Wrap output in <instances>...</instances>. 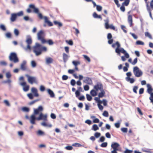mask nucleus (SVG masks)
<instances>
[{"mask_svg": "<svg viewBox=\"0 0 153 153\" xmlns=\"http://www.w3.org/2000/svg\"><path fill=\"white\" fill-rule=\"evenodd\" d=\"M47 51V48L42 45L38 42L35 43V45L33 47V52L36 56L41 55L42 52H46Z\"/></svg>", "mask_w": 153, "mask_h": 153, "instance_id": "obj_1", "label": "nucleus"}, {"mask_svg": "<svg viewBox=\"0 0 153 153\" xmlns=\"http://www.w3.org/2000/svg\"><path fill=\"white\" fill-rule=\"evenodd\" d=\"M115 43L117 47L115 49V52L117 53V55L120 56L121 53L125 55L127 58H128L129 57V54L123 48L120 47L121 45L119 42L117 41Z\"/></svg>", "mask_w": 153, "mask_h": 153, "instance_id": "obj_2", "label": "nucleus"}, {"mask_svg": "<svg viewBox=\"0 0 153 153\" xmlns=\"http://www.w3.org/2000/svg\"><path fill=\"white\" fill-rule=\"evenodd\" d=\"M147 88L146 92L150 95L149 97L150 102L152 103L153 105V88L150 84H147Z\"/></svg>", "mask_w": 153, "mask_h": 153, "instance_id": "obj_3", "label": "nucleus"}, {"mask_svg": "<svg viewBox=\"0 0 153 153\" xmlns=\"http://www.w3.org/2000/svg\"><path fill=\"white\" fill-rule=\"evenodd\" d=\"M24 15L23 11H21L16 13H13L11 14L10 20L11 22H15L17 17H20Z\"/></svg>", "mask_w": 153, "mask_h": 153, "instance_id": "obj_4", "label": "nucleus"}, {"mask_svg": "<svg viewBox=\"0 0 153 153\" xmlns=\"http://www.w3.org/2000/svg\"><path fill=\"white\" fill-rule=\"evenodd\" d=\"M9 59L10 61L14 63H16L19 62V59L17 53L15 52H11L9 56Z\"/></svg>", "mask_w": 153, "mask_h": 153, "instance_id": "obj_5", "label": "nucleus"}, {"mask_svg": "<svg viewBox=\"0 0 153 153\" xmlns=\"http://www.w3.org/2000/svg\"><path fill=\"white\" fill-rule=\"evenodd\" d=\"M133 72L135 76L137 77H140L143 74L142 71L137 66L133 68Z\"/></svg>", "mask_w": 153, "mask_h": 153, "instance_id": "obj_6", "label": "nucleus"}, {"mask_svg": "<svg viewBox=\"0 0 153 153\" xmlns=\"http://www.w3.org/2000/svg\"><path fill=\"white\" fill-rule=\"evenodd\" d=\"M25 76L27 78V81L30 84H33V83L38 84V82L35 77L30 76L27 74H26Z\"/></svg>", "mask_w": 153, "mask_h": 153, "instance_id": "obj_7", "label": "nucleus"}, {"mask_svg": "<svg viewBox=\"0 0 153 153\" xmlns=\"http://www.w3.org/2000/svg\"><path fill=\"white\" fill-rule=\"evenodd\" d=\"M35 112H33V113L32 114L30 118V123L32 125H35L36 124L35 120H37L39 121V120L40 119L39 117H36L35 116V115H38V114H35Z\"/></svg>", "mask_w": 153, "mask_h": 153, "instance_id": "obj_8", "label": "nucleus"}, {"mask_svg": "<svg viewBox=\"0 0 153 153\" xmlns=\"http://www.w3.org/2000/svg\"><path fill=\"white\" fill-rule=\"evenodd\" d=\"M20 85L23 87V90L24 91L27 92L29 90L30 86L29 85H27V82L25 81L20 82Z\"/></svg>", "mask_w": 153, "mask_h": 153, "instance_id": "obj_9", "label": "nucleus"}, {"mask_svg": "<svg viewBox=\"0 0 153 153\" xmlns=\"http://www.w3.org/2000/svg\"><path fill=\"white\" fill-rule=\"evenodd\" d=\"M93 89L97 92L99 90L101 91L103 89V85L102 83L98 82L96 85L94 86Z\"/></svg>", "mask_w": 153, "mask_h": 153, "instance_id": "obj_10", "label": "nucleus"}, {"mask_svg": "<svg viewBox=\"0 0 153 153\" xmlns=\"http://www.w3.org/2000/svg\"><path fill=\"white\" fill-rule=\"evenodd\" d=\"M29 7L31 9H33V12L36 14H37L39 12V9L36 7L34 4H30L29 5Z\"/></svg>", "mask_w": 153, "mask_h": 153, "instance_id": "obj_11", "label": "nucleus"}, {"mask_svg": "<svg viewBox=\"0 0 153 153\" xmlns=\"http://www.w3.org/2000/svg\"><path fill=\"white\" fill-rule=\"evenodd\" d=\"M43 108L42 106H39L37 108L34 109V112L35 114H40L43 110Z\"/></svg>", "mask_w": 153, "mask_h": 153, "instance_id": "obj_12", "label": "nucleus"}, {"mask_svg": "<svg viewBox=\"0 0 153 153\" xmlns=\"http://www.w3.org/2000/svg\"><path fill=\"white\" fill-rule=\"evenodd\" d=\"M39 114V115L38 117H39L40 118V119L39 120V121L40 120H43L45 122V121H47V114H44L42 113L41 112Z\"/></svg>", "mask_w": 153, "mask_h": 153, "instance_id": "obj_13", "label": "nucleus"}, {"mask_svg": "<svg viewBox=\"0 0 153 153\" xmlns=\"http://www.w3.org/2000/svg\"><path fill=\"white\" fill-rule=\"evenodd\" d=\"M107 39L108 40V44L111 45L112 44L114 39H112V36L111 33H108L107 35Z\"/></svg>", "mask_w": 153, "mask_h": 153, "instance_id": "obj_14", "label": "nucleus"}, {"mask_svg": "<svg viewBox=\"0 0 153 153\" xmlns=\"http://www.w3.org/2000/svg\"><path fill=\"white\" fill-rule=\"evenodd\" d=\"M27 62L25 60L23 61L22 62L20 65V69L23 71H25L27 70V68L26 66Z\"/></svg>", "mask_w": 153, "mask_h": 153, "instance_id": "obj_15", "label": "nucleus"}, {"mask_svg": "<svg viewBox=\"0 0 153 153\" xmlns=\"http://www.w3.org/2000/svg\"><path fill=\"white\" fill-rule=\"evenodd\" d=\"M31 91L33 94L34 95L35 97H38L39 95L38 93V90L35 87H32L31 89Z\"/></svg>", "mask_w": 153, "mask_h": 153, "instance_id": "obj_16", "label": "nucleus"}, {"mask_svg": "<svg viewBox=\"0 0 153 153\" xmlns=\"http://www.w3.org/2000/svg\"><path fill=\"white\" fill-rule=\"evenodd\" d=\"M45 32L43 30H40L37 33V39L44 37Z\"/></svg>", "mask_w": 153, "mask_h": 153, "instance_id": "obj_17", "label": "nucleus"}, {"mask_svg": "<svg viewBox=\"0 0 153 153\" xmlns=\"http://www.w3.org/2000/svg\"><path fill=\"white\" fill-rule=\"evenodd\" d=\"M25 42L28 44H31L32 43L31 37L30 35H27Z\"/></svg>", "mask_w": 153, "mask_h": 153, "instance_id": "obj_18", "label": "nucleus"}, {"mask_svg": "<svg viewBox=\"0 0 153 153\" xmlns=\"http://www.w3.org/2000/svg\"><path fill=\"white\" fill-rule=\"evenodd\" d=\"M45 22L47 23L49 27H51L53 26V23L49 20L48 17L46 16H45Z\"/></svg>", "mask_w": 153, "mask_h": 153, "instance_id": "obj_19", "label": "nucleus"}, {"mask_svg": "<svg viewBox=\"0 0 153 153\" xmlns=\"http://www.w3.org/2000/svg\"><path fill=\"white\" fill-rule=\"evenodd\" d=\"M48 93L50 97L51 98H54L55 97V94L53 91L51 89L48 88L47 90Z\"/></svg>", "mask_w": 153, "mask_h": 153, "instance_id": "obj_20", "label": "nucleus"}, {"mask_svg": "<svg viewBox=\"0 0 153 153\" xmlns=\"http://www.w3.org/2000/svg\"><path fill=\"white\" fill-rule=\"evenodd\" d=\"M85 79L83 80V82L87 83L88 85H91L92 84V81L91 79L88 77L85 78Z\"/></svg>", "mask_w": 153, "mask_h": 153, "instance_id": "obj_21", "label": "nucleus"}, {"mask_svg": "<svg viewBox=\"0 0 153 153\" xmlns=\"http://www.w3.org/2000/svg\"><path fill=\"white\" fill-rule=\"evenodd\" d=\"M120 146V145L119 144L116 142H112L111 145V149H113Z\"/></svg>", "mask_w": 153, "mask_h": 153, "instance_id": "obj_22", "label": "nucleus"}, {"mask_svg": "<svg viewBox=\"0 0 153 153\" xmlns=\"http://www.w3.org/2000/svg\"><path fill=\"white\" fill-rule=\"evenodd\" d=\"M104 21L105 22V29H108L110 28V25L109 24V20L108 18L104 20Z\"/></svg>", "mask_w": 153, "mask_h": 153, "instance_id": "obj_23", "label": "nucleus"}, {"mask_svg": "<svg viewBox=\"0 0 153 153\" xmlns=\"http://www.w3.org/2000/svg\"><path fill=\"white\" fill-rule=\"evenodd\" d=\"M93 16L94 18L95 19H100L101 20H102V18L101 15H98L97 14L96 12H94L93 13Z\"/></svg>", "mask_w": 153, "mask_h": 153, "instance_id": "obj_24", "label": "nucleus"}, {"mask_svg": "<svg viewBox=\"0 0 153 153\" xmlns=\"http://www.w3.org/2000/svg\"><path fill=\"white\" fill-rule=\"evenodd\" d=\"M100 91V92L98 94V97L100 98H102L103 97H104L105 92L103 89H102Z\"/></svg>", "mask_w": 153, "mask_h": 153, "instance_id": "obj_25", "label": "nucleus"}, {"mask_svg": "<svg viewBox=\"0 0 153 153\" xmlns=\"http://www.w3.org/2000/svg\"><path fill=\"white\" fill-rule=\"evenodd\" d=\"M125 79L127 81L129 82L131 84L134 83L135 81L134 79L133 78L126 77Z\"/></svg>", "mask_w": 153, "mask_h": 153, "instance_id": "obj_26", "label": "nucleus"}, {"mask_svg": "<svg viewBox=\"0 0 153 153\" xmlns=\"http://www.w3.org/2000/svg\"><path fill=\"white\" fill-rule=\"evenodd\" d=\"M90 94L92 97H95L98 94V92L93 89L90 91Z\"/></svg>", "mask_w": 153, "mask_h": 153, "instance_id": "obj_27", "label": "nucleus"}, {"mask_svg": "<svg viewBox=\"0 0 153 153\" xmlns=\"http://www.w3.org/2000/svg\"><path fill=\"white\" fill-rule=\"evenodd\" d=\"M63 60L64 62L65 63L67 61L68 57V56L65 53H63Z\"/></svg>", "mask_w": 153, "mask_h": 153, "instance_id": "obj_28", "label": "nucleus"}, {"mask_svg": "<svg viewBox=\"0 0 153 153\" xmlns=\"http://www.w3.org/2000/svg\"><path fill=\"white\" fill-rule=\"evenodd\" d=\"M128 23L130 24V26L131 27L133 25L132 18L131 15H129L128 16Z\"/></svg>", "mask_w": 153, "mask_h": 153, "instance_id": "obj_29", "label": "nucleus"}, {"mask_svg": "<svg viewBox=\"0 0 153 153\" xmlns=\"http://www.w3.org/2000/svg\"><path fill=\"white\" fill-rule=\"evenodd\" d=\"M23 19L26 21H29L31 22H33V20L32 18H30L28 16H25L23 17Z\"/></svg>", "mask_w": 153, "mask_h": 153, "instance_id": "obj_30", "label": "nucleus"}, {"mask_svg": "<svg viewBox=\"0 0 153 153\" xmlns=\"http://www.w3.org/2000/svg\"><path fill=\"white\" fill-rule=\"evenodd\" d=\"M21 110L24 112H28L30 111V108L24 106L22 108Z\"/></svg>", "mask_w": 153, "mask_h": 153, "instance_id": "obj_31", "label": "nucleus"}, {"mask_svg": "<svg viewBox=\"0 0 153 153\" xmlns=\"http://www.w3.org/2000/svg\"><path fill=\"white\" fill-rule=\"evenodd\" d=\"M53 59L51 57H48L46 58V62L47 64H50L53 62Z\"/></svg>", "mask_w": 153, "mask_h": 153, "instance_id": "obj_32", "label": "nucleus"}, {"mask_svg": "<svg viewBox=\"0 0 153 153\" xmlns=\"http://www.w3.org/2000/svg\"><path fill=\"white\" fill-rule=\"evenodd\" d=\"M36 134L38 136H43L45 135V133L43 131L39 129L37 131Z\"/></svg>", "mask_w": 153, "mask_h": 153, "instance_id": "obj_33", "label": "nucleus"}, {"mask_svg": "<svg viewBox=\"0 0 153 153\" xmlns=\"http://www.w3.org/2000/svg\"><path fill=\"white\" fill-rule=\"evenodd\" d=\"M147 5V6H146L147 10L148 12L149 13V16L152 19H153V18L152 16L150 6H149V5Z\"/></svg>", "mask_w": 153, "mask_h": 153, "instance_id": "obj_34", "label": "nucleus"}, {"mask_svg": "<svg viewBox=\"0 0 153 153\" xmlns=\"http://www.w3.org/2000/svg\"><path fill=\"white\" fill-rule=\"evenodd\" d=\"M53 23L55 25H58L59 27H61L62 26V24L61 22L57 21H54Z\"/></svg>", "mask_w": 153, "mask_h": 153, "instance_id": "obj_35", "label": "nucleus"}, {"mask_svg": "<svg viewBox=\"0 0 153 153\" xmlns=\"http://www.w3.org/2000/svg\"><path fill=\"white\" fill-rule=\"evenodd\" d=\"M122 122V120H120L117 121V122L115 123L114 124L115 126L117 128L120 127L121 123Z\"/></svg>", "mask_w": 153, "mask_h": 153, "instance_id": "obj_36", "label": "nucleus"}, {"mask_svg": "<svg viewBox=\"0 0 153 153\" xmlns=\"http://www.w3.org/2000/svg\"><path fill=\"white\" fill-rule=\"evenodd\" d=\"M41 125L45 127L48 126L49 127H51L52 126V125L51 124H48L47 123L44 121L41 124Z\"/></svg>", "mask_w": 153, "mask_h": 153, "instance_id": "obj_37", "label": "nucleus"}, {"mask_svg": "<svg viewBox=\"0 0 153 153\" xmlns=\"http://www.w3.org/2000/svg\"><path fill=\"white\" fill-rule=\"evenodd\" d=\"M99 128L97 124H94L92 126L91 129L94 131H96L98 130Z\"/></svg>", "mask_w": 153, "mask_h": 153, "instance_id": "obj_38", "label": "nucleus"}, {"mask_svg": "<svg viewBox=\"0 0 153 153\" xmlns=\"http://www.w3.org/2000/svg\"><path fill=\"white\" fill-rule=\"evenodd\" d=\"M74 66H77L80 64V62L77 60H73L72 62Z\"/></svg>", "mask_w": 153, "mask_h": 153, "instance_id": "obj_39", "label": "nucleus"}, {"mask_svg": "<svg viewBox=\"0 0 153 153\" xmlns=\"http://www.w3.org/2000/svg\"><path fill=\"white\" fill-rule=\"evenodd\" d=\"M38 40L40 41H41V43L42 44L47 43V40L46 39H45L44 37Z\"/></svg>", "mask_w": 153, "mask_h": 153, "instance_id": "obj_40", "label": "nucleus"}, {"mask_svg": "<svg viewBox=\"0 0 153 153\" xmlns=\"http://www.w3.org/2000/svg\"><path fill=\"white\" fill-rule=\"evenodd\" d=\"M38 17L40 19H45V16H43L42 14L40 12L37 14Z\"/></svg>", "mask_w": 153, "mask_h": 153, "instance_id": "obj_41", "label": "nucleus"}, {"mask_svg": "<svg viewBox=\"0 0 153 153\" xmlns=\"http://www.w3.org/2000/svg\"><path fill=\"white\" fill-rule=\"evenodd\" d=\"M124 1L122 4L126 6H128L129 4L130 0H124Z\"/></svg>", "mask_w": 153, "mask_h": 153, "instance_id": "obj_42", "label": "nucleus"}, {"mask_svg": "<svg viewBox=\"0 0 153 153\" xmlns=\"http://www.w3.org/2000/svg\"><path fill=\"white\" fill-rule=\"evenodd\" d=\"M14 33L16 36H18L19 34V30L17 28H15L14 30Z\"/></svg>", "mask_w": 153, "mask_h": 153, "instance_id": "obj_43", "label": "nucleus"}, {"mask_svg": "<svg viewBox=\"0 0 153 153\" xmlns=\"http://www.w3.org/2000/svg\"><path fill=\"white\" fill-rule=\"evenodd\" d=\"M136 45H144V43L141 40H138L136 42Z\"/></svg>", "mask_w": 153, "mask_h": 153, "instance_id": "obj_44", "label": "nucleus"}, {"mask_svg": "<svg viewBox=\"0 0 153 153\" xmlns=\"http://www.w3.org/2000/svg\"><path fill=\"white\" fill-rule=\"evenodd\" d=\"M0 29L3 31H6V28L5 25L3 24L0 25Z\"/></svg>", "mask_w": 153, "mask_h": 153, "instance_id": "obj_45", "label": "nucleus"}, {"mask_svg": "<svg viewBox=\"0 0 153 153\" xmlns=\"http://www.w3.org/2000/svg\"><path fill=\"white\" fill-rule=\"evenodd\" d=\"M27 97L29 98V99L30 100L33 99V98L34 97H35L34 95L31 93L28 94H27Z\"/></svg>", "mask_w": 153, "mask_h": 153, "instance_id": "obj_46", "label": "nucleus"}, {"mask_svg": "<svg viewBox=\"0 0 153 153\" xmlns=\"http://www.w3.org/2000/svg\"><path fill=\"white\" fill-rule=\"evenodd\" d=\"M133 152L132 150H129L127 148H126L125 151L123 152V153H132Z\"/></svg>", "mask_w": 153, "mask_h": 153, "instance_id": "obj_47", "label": "nucleus"}, {"mask_svg": "<svg viewBox=\"0 0 153 153\" xmlns=\"http://www.w3.org/2000/svg\"><path fill=\"white\" fill-rule=\"evenodd\" d=\"M92 96L88 94H86V97L87 100L88 101H91L92 100Z\"/></svg>", "mask_w": 153, "mask_h": 153, "instance_id": "obj_48", "label": "nucleus"}, {"mask_svg": "<svg viewBox=\"0 0 153 153\" xmlns=\"http://www.w3.org/2000/svg\"><path fill=\"white\" fill-rule=\"evenodd\" d=\"M100 103H102L104 106H106L107 105V101L105 99H103Z\"/></svg>", "mask_w": 153, "mask_h": 153, "instance_id": "obj_49", "label": "nucleus"}, {"mask_svg": "<svg viewBox=\"0 0 153 153\" xmlns=\"http://www.w3.org/2000/svg\"><path fill=\"white\" fill-rule=\"evenodd\" d=\"M47 43H48L50 45H51L54 44V42L52 39H49L47 40Z\"/></svg>", "mask_w": 153, "mask_h": 153, "instance_id": "obj_50", "label": "nucleus"}, {"mask_svg": "<svg viewBox=\"0 0 153 153\" xmlns=\"http://www.w3.org/2000/svg\"><path fill=\"white\" fill-rule=\"evenodd\" d=\"M31 65L32 67L33 68H35L36 66L37 63L35 61L32 60L31 62Z\"/></svg>", "mask_w": 153, "mask_h": 153, "instance_id": "obj_51", "label": "nucleus"}, {"mask_svg": "<svg viewBox=\"0 0 153 153\" xmlns=\"http://www.w3.org/2000/svg\"><path fill=\"white\" fill-rule=\"evenodd\" d=\"M100 97H95L94 98V100L95 101V102L96 103H100L101 100H100Z\"/></svg>", "mask_w": 153, "mask_h": 153, "instance_id": "obj_52", "label": "nucleus"}, {"mask_svg": "<svg viewBox=\"0 0 153 153\" xmlns=\"http://www.w3.org/2000/svg\"><path fill=\"white\" fill-rule=\"evenodd\" d=\"M5 35L6 37L8 38H10L12 36V34L10 32H7L5 34Z\"/></svg>", "mask_w": 153, "mask_h": 153, "instance_id": "obj_53", "label": "nucleus"}, {"mask_svg": "<svg viewBox=\"0 0 153 153\" xmlns=\"http://www.w3.org/2000/svg\"><path fill=\"white\" fill-rule=\"evenodd\" d=\"M66 42L70 45H73V42L72 39L66 40Z\"/></svg>", "mask_w": 153, "mask_h": 153, "instance_id": "obj_54", "label": "nucleus"}, {"mask_svg": "<svg viewBox=\"0 0 153 153\" xmlns=\"http://www.w3.org/2000/svg\"><path fill=\"white\" fill-rule=\"evenodd\" d=\"M105 138L104 136H101L99 140H98V142L99 143L100 142H103L105 140Z\"/></svg>", "mask_w": 153, "mask_h": 153, "instance_id": "obj_55", "label": "nucleus"}, {"mask_svg": "<svg viewBox=\"0 0 153 153\" xmlns=\"http://www.w3.org/2000/svg\"><path fill=\"white\" fill-rule=\"evenodd\" d=\"M72 146L74 147H80L82 146V145L79 143H75L72 144Z\"/></svg>", "mask_w": 153, "mask_h": 153, "instance_id": "obj_56", "label": "nucleus"}, {"mask_svg": "<svg viewBox=\"0 0 153 153\" xmlns=\"http://www.w3.org/2000/svg\"><path fill=\"white\" fill-rule=\"evenodd\" d=\"M145 35L146 36L148 37L150 39H152V35L148 32H146L145 33Z\"/></svg>", "mask_w": 153, "mask_h": 153, "instance_id": "obj_57", "label": "nucleus"}, {"mask_svg": "<svg viewBox=\"0 0 153 153\" xmlns=\"http://www.w3.org/2000/svg\"><path fill=\"white\" fill-rule=\"evenodd\" d=\"M107 145L108 143L106 142H105L102 143L100 145V146L103 148H105L107 147Z\"/></svg>", "mask_w": 153, "mask_h": 153, "instance_id": "obj_58", "label": "nucleus"}, {"mask_svg": "<svg viewBox=\"0 0 153 153\" xmlns=\"http://www.w3.org/2000/svg\"><path fill=\"white\" fill-rule=\"evenodd\" d=\"M83 56L84 59L88 61V62H90L91 61V59L89 56L87 55H84Z\"/></svg>", "mask_w": 153, "mask_h": 153, "instance_id": "obj_59", "label": "nucleus"}, {"mask_svg": "<svg viewBox=\"0 0 153 153\" xmlns=\"http://www.w3.org/2000/svg\"><path fill=\"white\" fill-rule=\"evenodd\" d=\"M65 149L68 150H71L73 149V146L68 145L65 148Z\"/></svg>", "mask_w": 153, "mask_h": 153, "instance_id": "obj_60", "label": "nucleus"}, {"mask_svg": "<svg viewBox=\"0 0 153 153\" xmlns=\"http://www.w3.org/2000/svg\"><path fill=\"white\" fill-rule=\"evenodd\" d=\"M76 84V82L75 79H72L70 81V84L72 86H74Z\"/></svg>", "mask_w": 153, "mask_h": 153, "instance_id": "obj_61", "label": "nucleus"}, {"mask_svg": "<svg viewBox=\"0 0 153 153\" xmlns=\"http://www.w3.org/2000/svg\"><path fill=\"white\" fill-rule=\"evenodd\" d=\"M120 130L124 133H126L128 131V128H127L123 127L121 128Z\"/></svg>", "mask_w": 153, "mask_h": 153, "instance_id": "obj_62", "label": "nucleus"}, {"mask_svg": "<svg viewBox=\"0 0 153 153\" xmlns=\"http://www.w3.org/2000/svg\"><path fill=\"white\" fill-rule=\"evenodd\" d=\"M6 76L7 78L9 79L11 77L12 75L10 72H8L6 73Z\"/></svg>", "mask_w": 153, "mask_h": 153, "instance_id": "obj_63", "label": "nucleus"}, {"mask_svg": "<svg viewBox=\"0 0 153 153\" xmlns=\"http://www.w3.org/2000/svg\"><path fill=\"white\" fill-rule=\"evenodd\" d=\"M101 136V133L99 132H96L94 134V136L96 138H98Z\"/></svg>", "mask_w": 153, "mask_h": 153, "instance_id": "obj_64", "label": "nucleus"}]
</instances>
